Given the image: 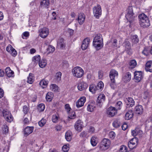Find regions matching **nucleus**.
<instances>
[{"label": "nucleus", "mask_w": 152, "mask_h": 152, "mask_svg": "<svg viewBox=\"0 0 152 152\" xmlns=\"http://www.w3.org/2000/svg\"><path fill=\"white\" fill-rule=\"evenodd\" d=\"M93 45L96 49L98 50L103 47V40L101 34H97L94 37L93 41Z\"/></svg>", "instance_id": "f257e3e1"}, {"label": "nucleus", "mask_w": 152, "mask_h": 152, "mask_svg": "<svg viewBox=\"0 0 152 152\" xmlns=\"http://www.w3.org/2000/svg\"><path fill=\"white\" fill-rule=\"evenodd\" d=\"M126 12L125 17L131 24L134 20L135 18L132 7H129L126 10Z\"/></svg>", "instance_id": "f03ea898"}, {"label": "nucleus", "mask_w": 152, "mask_h": 152, "mask_svg": "<svg viewBox=\"0 0 152 152\" xmlns=\"http://www.w3.org/2000/svg\"><path fill=\"white\" fill-rule=\"evenodd\" d=\"M111 142L107 139L104 138L99 144V147L100 150L105 151L108 149L110 147Z\"/></svg>", "instance_id": "7ed1b4c3"}, {"label": "nucleus", "mask_w": 152, "mask_h": 152, "mask_svg": "<svg viewBox=\"0 0 152 152\" xmlns=\"http://www.w3.org/2000/svg\"><path fill=\"white\" fill-rule=\"evenodd\" d=\"M72 72L73 76L77 78L81 77L84 74L83 70L79 66L74 67L72 70Z\"/></svg>", "instance_id": "20e7f679"}, {"label": "nucleus", "mask_w": 152, "mask_h": 152, "mask_svg": "<svg viewBox=\"0 0 152 152\" xmlns=\"http://www.w3.org/2000/svg\"><path fill=\"white\" fill-rule=\"evenodd\" d=\"M93 13L94 16L97 19L102 15V9L100 6L98 4L96 7H94L93 8Z\"/></svg>", "instance_id": "39448f33"}, {"label": "nucleus", "mask_w": 152, "mask_h": 152, "mask_svg": "<svg viewBox=\"0 0 152 152\" xmlns=\"http://www.w3.org/2000/svg\"><path fill=\"white\" fill-rule=\"evenodd\" d=\"M3 114L6 121L8 122H11L13 119V117L10 113L7 110L3 111Z\"/></svg>", "instance_id": "423d86ee"}, {"label": "nucleus", "mask_w": 152, "mask_h": 152, "mask_svg": "<svg viewBox=\"0 0 152 152\" xmlns=\"http://www.w3.org/2000/svg\"><path fill=\"white\" fill-rule=\"evenodd\" d=\"M107 113L109 117H112L117 113V110L115 107H110L108 109Z\"/></svg>", "instance_id": "0eeeda50"}, {"label": "nucleus", "mask_w": 152, "mask_h": 152, "mask_svg": "<svg viewBox=\"0 0 152 152\" xmlns=\"http://www.w3.org/2000/svg\"><path fill=\"white\" fill-rule=\"evenodd\" d=\"M118 75V72L114 69H112L110 72L109 76L111 81L113 83L115 82V79Z\"/></svg>", "instance_id": "6e6552de"}, {"label": "nucleus", "mask_w": 152, "mask_h": 152, "mask_svg": "<svg viewBox=\"0 0 152 152\" xmlns=\"http://www.w3.org/2000/svg\"><path fill=\"white\" fill-rule=\"evenodd\" d=\"M49 29L45 27L41 29L39 31V35L42 38H46L49 34Z\"/></svg>", "instance_id": "1a4fd4ad"}, {"label": "nucleus", "mask_w": 152, "mask_h": 152, "mask_svg": "<svg viewBox=\"0 0 152 152\" xmlns=\"http://www.w3.org/2000/svg\"><path fill=\"white\" fill-rule=\"evenodd\" d=\"M134 77L136 82H140L143 77L142 72L140 71L135 72Z\"/></svg>", "instance_id": "9d476101"}, {"label": "nucleus", "mask_w": 152, "mask_h": 152, "mask_svg": "<svg viewBox=\"0 0 152 152\" xmlns=\"http://www.w3.org/2000/svg\"><path fill=\"white\" fill-rule=\"evenodd\" d=\"M57 47L61 49H63L65 47V44L64 42V39L61 37H60L57 41Z\"/></svg>", "instance_id": "9b49d317"}, {"label": "nucleus", "mask_w": 152, "mask_h": 152, "mask_svg": "<svg viewBox=\"0 0 152 152\" xmlns=\"http://www.w3.org/2000/svg\"><path fill=\"white\" fill-rule=\"evenodd\" d=\"M86 101V97L83 96L78 100L76 102V105L77 107L79 108L83 106Z\"/></svg>", "instance_id": "f8f14e48"}, {"label": "nucleus", "mask_w": 152, "mask_h": 152, "mask_svg": "<svg viewBox=\"0 0 152 152\" xmlns=\"http://www.w3.org/2000/svg\"><path fill=\"white\" fill-rule=\"evenodd\" d=\"M124 100L126 105L129 107H133L134 104V102L131 97L126 98L124 99Z\"/></svg>", "instance_id": "ddd939ff"}, {"label": "nucleus", "mask_w": 152, "mask_h": 152, "mask_svg": "<svg viewBox=\"0 0 152 152\" xmlns=\"http://www.w3.org/2000/svg\"><path fill=\"white\" fill-rule=\"evenodd\" d=\"M134 110L136 114L141 115L143 112V108L142 105H138L135 107Z\"/></svg>", "instance_id": "4468645a"}, {"label": "nucleus", "mask_w": 152, "mask_h": 152, "mask_svg": "<svg viewBox=\"0 0 152 152\" xmlns=\"http://www.w3.org/2000/svg\"><path fill=\"white\" fill-rule=\"evenodd\" d=\"M90 39L88 38H85L83 40L81 45V48L83 50L86 49L88 46Z\"/></svg>", "instance_id": "2eb2a0df"}, {"label": "nucleus", "mask_w": 152, "mask_h": 152, "mask_svg": "<svg viewBox=\"0 0 152 152\" xmlns=\"http://www.w3.org/2000/svg\"><path fill=\"white\" fill-rule=\"evenodd\" d=\"M140 26L143 28H147L150 25L149 19L140 21Z\"/></svg>", "instance_id": "dca6fc26"}, {"label": "nucleus", "mask_w": 152, "mask_h": 152, "mask_svg": "<svg viewBox=\"0 0 152 152\" xmlns=\"http://www.w3.org/2000/svg\"><path fill=\"white\" fill-rule=\"evenodd\" d=\"M131 74L129 72H127L123 76L122 80L124 82L127 83L130 81L131 79Z\"/></svg>", "instance_id": "f3484780"}, {"label": "nucleus", "mask_w": 152, "mask_h": 152, "mask_svg": "<svg viewBox=\"0 0 152 152\" xmlns=\"http://www.w3.org/2000/svg\"><path fill=\"white\" fill-rule=\"evenodd\" d=\"M75 129L79 132H80L82 130V124L80 120H78L75 125Z\"/></svg>", "instance_id": "a211bd4d"}, {"label": "nucleus", "mask_w": 152, "mask_h": 152, "mask_svg": "<svg viewBox=\"0 0 152 152\" xmlns=\"http://www.w3.org/2000/svg\"><path fill=\"white\" fill-rule=\"evenodd\" d=\"M34 129L33 126H27L25 128L24 131V134L26 136H27L32 133Z\"/></svg>", "instance_id": "6ab92c4d"}, {"label": "nucleus", "mask_w": 152, "mask_h": 152, "mask_svg": "<svg viewBox=\"0 0 152 152\" xmlns=\"http://www.w3.org/2000/svg\"><path fill=\"white\" fill-rule=\"evenodd\" d=\"M88 86V85L86 83L83 82L78 84L77 88L79 90L82 91L86 89Z\"/></svg>", "instance_id": "aec40b11"}, {"label": "nucleus", "mask_w": 152, "mask_h": 152, "mask_svg": "<svg viewBox=\"0 0 152 152\" xmlns=\"http://www.w3.org/2000/svg\"><path fill=\"white\" fill-rule=\"evenodd\" d=\"M134 115L133 111L132 110H129L126 113L125 118L126 120H129L131 119Z\"/></svg>", "instance_id": "412c9836"}, {"label": "nucleus", "mask_w": 152, "mask_h": 152, "mask_svg": "<svg viewBox=\"0 0 152 152\" xmlns=\"http://www.w3.org/2000/svg\"><path fill=\"white\" fill-rule=\"evenodd\" d=\"M5 73L7 76L10 77L14 76V72L11 70L10 67H7L5 69Z\"/></svg>", "instance_id": "4be33fe9"}, {"label": "nucleus", "mask_w": 152, "mask_h": 152, "mask_svg": "<svg viewBox=\"0 0 152 152\" xmlns=\"http://www.w3.org/2000/svg\"><path fill=\"white\" fill-rule=\"evenodd\" d=\"M85 17V15L83 13H81L78 15V21L80 25L82 24L84 22Z\"/></svg>", "instance_id": "5701e85b"}, {"label": "nucleus", "mask_w": 152, "mask_h": 152, "mask_svg": "<svg viewBox=\"0 0 152 152\" xmlns=\"http://www.w3.org/2000/svg\"><path fill=\"white\" fill-rule=\"evenodd\" d=\"M145 69L147 71L152 72V61H148L146 63Z\"/></svg>", "instance_id": "b1692460"}, {"label": "nucleus", "mask_w": 152, "mask_h": 152, "mask_svg": "<svg viewBox=\"0 0 152 152\" xmlns=\"http://www.w3.org/2000/svg\"><path fill=\"white\" fill-rule=\"evenodd\" d=\"M105 99V96L103 94H101L99 95L97 101V103H101L104 102Z\"/></svg>", "instance_id": "393cba45"}, {"label": "nucleus", "mask_w": 152, "mask_h": 152, "mask_svg": "<svg viewBox=\"0 0 152 152\" xmlns=\"http://www.w3.org/2000/svg\"><path fill=\"white\" fill-rule=\"evenodd\" d=\"M49 4L50 2L49 0H41L40 2V7L48 8Z\"/></svg>", "instance_id": "a878e982"}, {"label": "nucleus", "mask_w": 152, "mask_h": 152, "mask_svg": "<svg viewBox=\"0 0 152 152\" xmlns=\"http://www.w3.org/2000/svg\"><path fill=\"white\" fill-rule=\"evenodd\" d=\"M47 61L46 59H43L40 60L39 62V65L41 68L45 67L47 65Z\"/></svg>", "instance_id": "bb28decb"}, {"label": "nucleus", "mask_w": 152, "mask_h": 152, "mask_svg": "<svg viewBox=\"0 0 152 152\" xmlns=\"http://www.w3.org/2000/svg\"><path fill=\"white\" fill-rule=\"evenodd\" d=\"M65 136V138L67 141H70L72 137V132L69 131H67L66 133Z\"/></svg>", "instance_id": "cd10ccee"}, {"label": "nucleus", "mask_w": 152, "mask_h": 152, "mask_svg": "<svg viewBox=\"0 0 152 152\" xmlns=\"http://www.w3.org/2000/svg\"><path fill=\"white\" fill-rule=\"evenodd\" d=\"M48 81L44 79L42 80L39 83L40 86L43 88L46 87L48 84Z\"/></svg>", "instance_id": "c85d7f7f"}, {"label": "nucleus", "mask_w": 152, "mask_h": 152, "mask_svg": "<svg viewBox=\"0 0 152 152\" xmlns=\"http://www.w3.org/2000/svg\"><path fill=\"white\" fill-rule=\"evenodd\" d=\"M131 39L132 42L134 44H137L139 42V39L137 35H135L131 36Z\"/></svg>", "instance_id": "c756f323"}, {"label": "nucleus", "mask_w": 152, "mask_h": 152, "mask_svg": "<svg viewBox=\"0 0 152 152\" xmlns=\"http://www.w3.org/2000/svg\"><path fill=\"white\" fill-rule=\"evenodd\" d=\"M96 89L98 92L101 91L104 87V84L102 81H100L98 85L96 86Z\"/></svg>", "instance_id": "7c9ffc66"}, {"label": "nucleus", "mask_w": 152, "mask_h": 152, "mask_svg": "<svg viewBox=\"0 0 152 152\" xmlns=\"http://www.w3.org/2000/svg\"><path fill=\"white\" fill-rule=\"evenodd\" d=\"M53 96V94L52 92H49L47 93L46 96L47 100L49 102L51 101Z\"/></svg>", "instance_id": "2f4dec72"}, {"label": "nucleus", "mask_w": 152, "mask_h": 152, "mask_svg": "<svg viewBox=\"0 0 152 152\" xmlns=\"http://www.w3.org/2000/svg\"><path fill=\"white\" fill-rule=\"evenodd\" d=\"M34 81V77L33 74L31 73L29 74V76L28 77L27 82L30 84H31Z\"/></svg>", "instance_id": "473e14b6"}, {"label": "nucleus", "mask_w": 152, "mask_h": 152, "mask_svg": "<svg viewBox=\"0 0 152 152\" xmlns=\"http://www.w3.org/2000/svg\"><path fill=\"white\" fill-rule=\"evenodd\" d=\"M89 90L93 93H95L96 91H97L96 86L93 84L91 85L90 86Z\"/></svg>", "instance_id": "72a5a7b5"}, {"label": "nucleus", "mask_w": 152, "mask_h": 152, "mask_svg": "<svg viewBox=\"0 0 152 152\" xmlns=\"http://www.w3.org/2000/svg\"><path fill=\"white\" fill-rule=\"evenodd\" d=\"M113 125L114 127L117 128L120 126V122L119 120L118 119H115L113 123Z\"/></svg>", "instance_id": "f704fd0d"}, {"label": "nucleus", "mask_w": 152, "mask_h": 152, "mask_svg": "<svg viewBox=\"0 0 152 152\" xmlns=\"http://www.w3.org/2000/svg\"><path fill=\"white\" fill-rule=\"evenodd\" d=\"M130 65L129 68L132 69L134 68L137 65V63L135 60H132L129 63Z\"/></svg>", "instance_id": "c9c22d12"}, {"label": "nucleus", "mask_w": 152, "mask_h": 152, "mask_svg": "<svg viewBox=\"0 0 152 152\" xmlns=\"http://www.w3.org/2000/svg\"><path fill=\"white\" fill-rule=\"evenodd\" d=\"M138 17L140 19V21H141L142 20L148 19V18L144 13L139 15Z\"/></svg>", "instance_id": "e433bc0d"}, {"label": "nucleus", "mask_w": 152, "mask_h": 152, "mask_svg": "<svg viewBox=\"0 0 152 152\" xmlns=\"http://www.w3.org/2000/svg\"><path fill=\"white\" fill-rule=\"evenodd\" d=\"M55 50V48L51 45H49L47 48L48 54L53 53Z\"/></svg>", "instance_id": "4c0bfd02"}, {"label": "nucleus", "mask_w": 152, "mask_h": 152, "mask_svg": "<svg viewBox=\"0 0 152 152\" xmlns=\"http://www.w3.org/2000/svg\"><path fill=\"white\" fill-rule=\"evenodd\" d=\"M95 108V107L94 106V104L93 103H91L88 104L87 107V110L88 111L92 112L94 110Z\"/></svg>", "instance_id": "58836bf2"}, {"label": "nucleus", "mask_w": 152, "mask_h": 152, "mask_svg": "<svg viewBox=\"0 0 152 152\" xmlns=\"http://www.w3.org/2000/svg\"><path fill=\"white\" fill-rule=\"evenodd\" d=\"M137 144L134 143V142H129L128 143V146L129 148L131 149H133L135 148L137 146Z\"/></svg>", "instance_id": "ea45409f"}, {"label": "nucleus", "mask_w": 152, "mask_h": 152, "mask_svg": "<svg viewBox=\"0 0 152 152\" xmlns=\"http://www.w3.org/2000/svg\"><path fill=\"white\" fill-rule=\"evenodd\" d=\"M96 139V137L94 136L92 137L91 138V142L92 145L94 146H95L97 144Z\"/></svg>", "instance_id": "a19ab883"}, {"label": "nucleus", "mask_w": 152, "mask_h": 152, "mask_svg": "<svg viewBox=\"0 0 152 152\" xmlns=\"http://www.w3.org/2000/svg\"><path fill=\"white\" fill-rule=\"evenodd\" d=\"M142 53L145 56H148L150 54V50L147 48H145Z\"/></svg>", "instance_id": "79ce46f5"}, {"label": "nucleus", "mask_w": 152, "mask_h": 152, "mask_svg": "<svg viewBox=\"0 0 152 152\" xmlns=\"http://www.w3.org/2000/svg\"><path fill=\"white\" fill-rule=\"evenodd\" d=\"M50 89L52 91H56L58 90V86L56 84H52L50 86Z\"/></svg>", "instance_id": "37998d69"}, {"label": "nucleus", "mask_w": 152, "mask_h": 152, "mask_svg": "<svg viewBox=\"0 0 152 152\" xmlns=\"http://www.w3.org/2000/svg\"><path fill=\"white\" fill-rule=\"evenodd\" d=\"M38 56H36L33 57L32 59V62L35 65H37L38 63Z\"/></svg>", "instance_id": "c03bdc74"}, {"label": "nucleus", "mask_w": 152, "mask_h": 152, "mask_svg": "<svg viewBox=\"0 0 152 152\" xmlns=\"http://www.w3.org/2000/svg\"><path fill=\"white\" fill-rule=\"evenodd\" d=\"M75 113L74 111L72 112L71 114H69V116L68 117L67 120H69V119H73L75 118Z\"/></svg>", "instance_id": "a18cd8bd"}, {"label": "nucleus", "mask_w": 152, "mask_h": 152, "mask_svg": "<svg viewBox=\"0 0 152 152\" xmlns=\"http://www.w3.org/2000/svg\"><path fill=\"white\" fill-rule=\"evenodd\" d=\"M58 115H53L52 117V120L53 123H56L58 121Z\"/></svg>", "instance_id": "49530a36"}, {"label": "nucleus", "mask_w": 152, "mask_h": 152, "mask_svg": "<svg viewBox=\"0 0 152 152\" xmlns=\"http://www.w3.org/2000/svg\"><path fill=\"white\" fill-rule=\"evenodd\" d=\"M127 148L125 145H122L120 149L119 150L118 152H127Z\"/></svg>", "instance_id": "de8ad7c7"}, {"label": "nucleus", "mask_w": 152, "mask_h": 152, "mask_svg": "<svg viewBox=\"0 0 152 152\" xmlns=\"http://www.w3.org/2000/svg\"><path fill=\"white\" fill-rule=\"evenodd\" d=\"M45 108V106L44 104L42 103L39 104V112L43 111Z\"/></svg>", "instance_id": "09e8293b"}, {"label": "nucleus", "mask_w": 152, "mask_h": 152, "mask_svg": "<svg viewBox=\"0 0 152 152\" xmlns=\"http://www.w3.org/2000/svg\"><path fill=\"white\" fill-rule=\"evenodd\" d=\"M61 73L60 72H58L56 73L55 77L57 80H61Z\"/></svg>", "instance_id": "8fccbe9b"}, {"label": "nucleus", "mask_w": 152, "mask_h": 152, "mask_svg": "<svg viewBox=\"0 0 152 152\" xmlns=\"http://www.w3.org/2000/svg\"><path fill=\"white\" fill-rule=\"evenodd\" d=\"M122 104L121 101L118 102L116 104V109L118 110H119L121 109V107L122 106Z\"/></svg>", "instance_id": "3c124183"}, {"label": "nucleus", "mask_w": 152, "mask_h": 152, "mask_svg": "<svg viewBox=\"0 0 152 152\" xmlns=\"http://www.w3.org/2000/svg\"><path fill=\"white\" fill-rule=\"evenodd\" d=\"M3 133L4 134L7 133L9 131L8 127L7 125H4L2 128Z\"/></svg>", "instance_id": "603ef678"}, {"label": "nucleus", "mask_w": 152, "mask_h": 152, "mask_svg": "<svg viewBox=\"0 0 152 152\" xmlns=\"http://www.w3.org/2000/svg\"><path fill=\"white\" fill-rule=\"evenodd\" d=\"M46 122V121L45 120L42 119L40 121H39V125L40 126H43L45 124Z\"/></svg>", "instance_id": "864d4df0"}, {"label": "nucleus", "mask_w": 152, "mask_h": 152, "mask_svg": "<svg viewBox=\"0 0 152 152\" xmlns=\"http://www.w3.org/2000/svg\"><path fill=\"white\" fill-rule=\"evenodd\" d=\"M69 145H64L62 148V150L64 152H67L69 149L68 147Z\"/></svg>", "instance_id": "5fc2aeb1"}, {"label": "nucleus", "mask_w": 152, "mask_h": 152, "mask_svg": "<svg viewBox=\"0 0 152 152\" xmlns=\"http://www.w3.org/2000/svg\"><path fill=\"white\" fill-rule=\"evenodd\" d=\"M29 111V109L28 107L24 105L23 107V111L24 114L26 115L27 114Z\"/></svg>", "instance_id": "6e6d98bb"}, {"label": "nucleus", "mask_w": 152, "mask_h": 152, "mask_svg": "<svg viewBox=\"0 0 152 152\" xmlns=\"http://www.w3.org/2000/svg\"><path fill=\"white\" fill-rule=\"evenodd\" d=\"M65 108L66 110L68 113H69V112L71 110L69 104H66L65 105Z\"/></svg>", "instance_id": "4d7b16f0"}, {"label": "nucleus", "mask_w": 152, "mask_h": 152, "mask_svg": "<svg viewBox=\"0 0 152 152\" xmlns=\"http://www.w3.org/2000/svg\"><path fill=\"white\" fill-rule=\"evenodd\" d=\"M61 65L64 68H67L69 66V64L67 61H64L61 64Z\"/></svg>", "instance_id": "13d9d810"}, {"label": "nucleus", "mask_w": 152, "mask_h": 152, "mask_svg": "<svg viewBox=\"0 0 152 152\" xmlns=\"http://www.w3.org/2000/svg\"><path fill=\"white\" fill-rule=\"evenodd\" d=\"M109 135V137L112 139H113L115 138V133L113 131H111L110 132Z\"/></svg>", "instance_id": "bf43d9fd"}, {"label": "nucleus", "mask_w": 152, "mask_h": 152, "mask_svg": "<svg viewBox=\"0 0 152 152\" xmlns=\"http://www.w3.org/2000/svg\"><path fill=\"white\" fill-rule=\"evenodd\" d=\"M124 46L127 49H129L130 45V43L129 41H125L124 43Z\"/></svg>", "instance_id": "052dcab7"}, {"label": "nucleus", "mask_w": 152, "mask_h": 152, "mask_svg": "<svg viewBox=\"0 0 152 152\" xmlns=\"http://www.w3.org/2000/svg\"><path fill=\"white\" fill-rule=\"evenodd\" d=\"M13 48L11 45H9L6 48V50L10 53L11 50H13Z\"/></svg>", "instance_id": "680f3d73"}, {"label": "nucleus", "mask_w": 152, "mask_h": 152, "mask_svg": "<svg viewBox=\"0 0 152 152\" xmlns=\"http://www.w3.org/2000/svg\"><path fill=\"white\" fill-rule=\"evenodd\" d=\"M10 53H11L13 56L15 57L17 55V53L15 49L13 48V50H11Z\"/></svg>", "instance_id": "e2e57ef3"}, {"label": "nucleus", "mask_w": 152, "mask_h": 152, "mask_svg": "<svg viewBox=\"0 0 152 152\" xmlns=\"http://www.w3.org/2000/svg\"><path fill=\"white\" fill-rule=\"evenodd\" d=\"M138 140L137 138V137H134L133 138H132L130 141V142H134L136 144H138Z\"/></svg>", "instance_id": "0e129e2a"}, {"label": "nucleus", "mask_w": 152, "mask_h": 152, "mask_svg": "<svg viewBox=\"0 0 152 152\" xmlns=\"http://www.w3.org/2000/svg\"><path fill=\"white\" fill-rule=\"evenodd\" d=\"M87 133L86 132L84 131L82 132L80 134V136L81 137H86L87 135Z\"/></svg>", "instance_id": "69168bd1"}, {"label": "nucleus", "mask_w": 152, "mask_h": 152, "mask_svg": "<svg viewBox=\"0 0 152 152\" xmlns=\"http://www.w3.org/2000/svg\"><path fill=\"white\" fill-rule=\"evenodd\" d=\"M29 32L27 31H26L23 33L22 36L23 38L24 39V38L23 37H28L29 36Z\"/></svg>", "instance_id": "338daca9"}, {"label": "nucleus", "mask_w": 152, "mask_h": 152, "mask_svg": "<svg viewBox=\"0 0 152 152\" xmlns=\"http://www.w3.org/2000/svg\"><path fill=\"white\" fill-rule=\"evenodd\" d=\"M95 132L94 128L92 126H90L88 132L91 133H94Z\"/></svg>", "instance_id": "774afa93"}]
</instances>
